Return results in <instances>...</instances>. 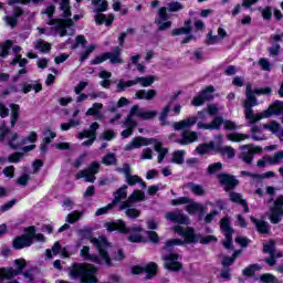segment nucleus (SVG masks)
<instances>
[{
    "label": "nucleus",
    "instance_id": "29",
    "mask_svg": "<svg viewBox=\"0 0 283 283\" xmlns=\"http://www.w3.org/2000/svg\"><path fill=\"white\" fill-rule=\"evenodd\" d=\"M230 200L232 202H237L238 205H241V207H243L244 213H249V205L247 203V200L242 199L241 193L231 192Z\"/></svg>",
    "mask_w": 283,
    "mask_h": 283
},
{
    "label": "nucleus",
    "instance_id": "38",
    "mask_svg": "<svg viewBox=\"0 0 283 283\" xmlns=\"http://www.w3.org/2000/svg\"><path fill=\"white\" fill-rule=\"evenodd\" d=\"M134 85H137L139 83L143 85V87H150V85L154 84V76H142V77H136L133 80Z\"/></svg>",
    "mask_w": 283,
    "mask_h": 283
},
{
    "label": "nucleus",
    "instance_id": "10",
    "mask_svg": "<svg viewBox=\"0 0 283 283\" xmlns=\"http://www.w3.org/2000/svg\"><path fill=\"white\" fill-rule=\"evenodd\" d=\"M178 205H185L184 209L189 216L199 213V220H202V213H205V206H202V203L196 202L189 197H180L178 199Z\"/></svg>",
    "mask_w": 283,
    "mask_h": 283
},
{
    "label": "nucleus",
    "instance_id": "8",
    "mask_svg": "<svg viewBox=\"0 0 283 283\" xmlns=\"http://www.w3.org/2000/svg\"><path fill=\"white\" fill-rule=\"evenodd\" d=\"M109 60L112 65H116L118 63H123V59L120 57V46H115L113 52H105L101 55L95 56L91 61V65H101V63H105V61Z\"/></svg>",
    "mask_w": 283,
    "mask_h": 283
},
{
    "label": "nucleus",
    "instance_id": "25",
    "mask_svg": "<svg viewBox=\"0 0 283 283\" xmlns=\"http://www.w3.org/2000/svg\"><path fill=\"white\" fill-rule=\"evenodd\" d=\"M250 220L251 222H253L259 233H269V231H271V227L269 226V222L264 220H258L254 217H251Z\"/></svg>",
    "mask_w": 283,
    "mask_h": 283
},
{
    "label": "nucleus",
    "instance_id": "33",
    "mask_svg": "<svg viewBox=\"0 0 283 283\" xmlns=\"http://www.w3.org/2000/svg\"><path fill=\"white\" fill-rule=\"evenodd\" d=\"M216 151L220 153V156H222L223 158L235 157V149H233L231 146H224V147L217 146Z\"/></svg>",
    "mask_w": 283,
    "mask_h": 283
},
{
    "label": "nucleus",
    "instance_id": "48",
    "mask_svg": "<svg viewBox=\"0 0 283 283\" xmlns=\"http://www.w3.org/2000/svg\"><path fill=\"white\" fill-rule=\"evenodd\" d=\"M134 205H136V202L134 201V197L133 196H128L126 201H123L122 205L119 206V211H127V209H132V207H134Z\"/></svg>",
    "mask_w": 283,
    "mask_h": 283
},
{
    "label": "nucleus",
    "instance_id": "22",
    "mask_svg": "<svg viewBox=\"0 0 283 283\" xmlns=\"http://www.w3.org/2000/svg\"><path fill=\"white\" fill-rule=\"evenodd\" d=\"M155 151H157L158 157H157V163L160 165L163 160L167 157V154H169V149L163 148V142H156L153 143Z\"/></svg>",
    "mask_w": 283,
    "mask_h": 283
},
{
    "label": "nucleus",
    "instance_id": "51",
    "mask_svg": "<svg viewBox=\"0 0 283 283\" xmlns=\"http://www.w3.org/2000/svg\"><path fill=\"white\" fill-rule=\"evenodd\" d=\"M158 112L156 111H146L138 113V118H143V120H151V118H156Z\"/></svg>",
    "mask_w": 283,
    "mask_h": 283
},
{
    "label": "nucleus",
    "instance_id": "64",
    "mask_svg": "<svg viewBox=\"0 0 283 283\" xmlns=\"http://www.w3.org/2000/svg\"><path fill=\"white\" fill-rule=\"evenodd\" d=\"M259 65H260V67L263 70V72H271V69L273 67L272 65H271V62H269L266 59H264V57H261L260 60H259Z\"/></svg>",
    "mask_w": 283,
    "mask_h": 283
},
{
    "label": "nucleus",
    "instance_id": "39",
    "mask_svg": "<svg viewBox=\"0 0 283 283\" xmlns=\"http://www.w3.org/2000/svg\"><path fill=\"white\" fill-rule=\"evenodd\" d=\"M166 220H169V222H174L172 231L174 233H178V210L167 212L166 213Z\"/></svg>",
    "mask_w": 283,
    "mask_h": 283
},
{
    "label": "nucleus",
    "instance_id": "47",
    "mask_svg": "<svg viewBox=\"0 0 283 283\" xmlns=\"http://www.w3.org/2000/svg\"><path fill=\"white\" fill-rule=\"evenodd\" d=\"M78 125H81V122L71 118L69 120V123L61 124V129H62V132H70V129H72V127H78Z\"/></svg>",
    "mask_w": 283,
    "mask_h": 283
},
{
    "label": "nucleus",
    "instance_id": "12",
    "mask_svg": "<svg viewBox=\"0 0 283 283\" xmlns=\"http://www.w3.org/2000/svg\"><path fill=\"white\" fill-rule=\"evenodd\" d=\"M240 149L242 151L240 154V158L243 160V163H247V165H251L253 163V156L262 151V148L253 145H243L240 146Z\"/></svg>",
    "mask_w": 283,
    "mask_h": 283
},
{
    "label": "nucleus",
    "instance_id": "15",
    "mask_svg": "<svg viewBox=\"0 0 283 283\" xmlns=\"http://www.w3.org/2000/svg\"><path fill=\"white\" fill-rule=\"evenodd\" d=\"M283 218V196H280L274 201V207L271 209L270 212V221L272 224H279V222H282Z\"/></svg>",
    "mask_w": 283,
    "mask_h": 283
},
{
    "label": "nucleus",
    "instance_id": "60",
    "mask_svg": "<svg viewBox=\"0 0 283 283\" xmlns=\"http://www.w3.org/2000/svg\"><path fill=\"white\" fill-rule=\"evenodd\" d=\"M238 255H240V251H235L232 256H226L222 260V265L223 266H231V264H233V262H235V258H238Z\"/></svg>",
    "mask_w": 283,
    "mask_h": 283
},
{
    "label": "nucleus",
    "instance_id": "46",
    "mask_svg": "<svg viewBox=\"0 0 283 283\" xmlns=\"http://www.w3.org/2000/svg\"><path fill=\"white\" fill-rule=\"evenodd\" d=\"M155 24L158 25V31L159 32H165V30H169V28H171V21L169 20H158L155 19Z\"/></svg>",
    "mask_w": 283,
    "mask_h": 283
},
{
    "label": "nucleus",
    "instance_id": "53",
    "mask_svg": "<svg viewBox=\"0 0 283 283\" xmlns=\"http://www.w3.org/2000/svg\"><path fill=\"white\" fill-rule=\"evenodd\" d=\"M124 125L126 129H132L133 132H135L136 127H138V122H136L134 117L127 115Z\"/></svg>",
    "mask_w": 283,
    "mask_h": 283
},
{
    "label": "nucleus",
    "instance_id": "32",
    "mask_svg": "<svg viewBox=\"0 0 283 283\" xmlns=\"http://www.w3.org/2000/svg\"><path fill=\"white\" fill-rule=\"evenodd\" d=\"M102 108L103 104L94 103L93 106L87 109L86 116H93L94 118H103V113H101Z\"/></svg>",
    "mask_w": 283,
    "mask_h": 283
},
{
    "label": "nucleus",
    "instance_id": "52",
    "mask_svg": "<svg viewBox=\"0 0 283 283\" xmlns=\"http://www.w3.org/2000/svg\"><path fill=\"white\" fill-rule=\"evenodd\" d=\"M134 85V80H128L127 82L119 80L117 84V93L125 92L126 87H132Z\"/></svg>",
    "mask_w": 283,
    "mask_h": 283
},
{
    "label": "nucleus",
    "instance_id": "55",
    "mask_svg": "<svg viewBox=\"0 0 283 283\" xmlns=\"http://www.w3.org/2000/svg\"><path fill=\"white\" fill-rule=\"evenodd\" d=\"M94 50H96V44H91L88 45V48L82 52L81 56H80V61L83 63V61H87V59H90V54L92 52H94Z\"/></svg>",
    "mask_w": 283,
    "mask_h": 283
},
{
    "label": "nucleus",
    "instance_id": "24",
    "mask_svg": "<svg viewBox=\"0 0 283 283\" xmlns=\"http://www.w3.org/2000/svg\"><path fill=\"white\" fill-rule=\"evenodd\" d=\"M196 140H198V133L185 130L181 135V140L179 143L181 145H189L191 143H196Z\"/></svg>",
    "mask_w": 283,
    "mask_h": 283
},
{
    "label": "nucleus",
    "instance_id": "50",
    "mask_svg": "<svg viewBox=\"0 0 283 283\" xmlns=\"http://www.w3.org/2000/svg\"><path fill=\"white\" fill-rule=\"evenodd\" d=\"M140 210L136 208H128L125 210V216L129 218V220H136V218H140Z\"/></svg>",
    "mask_w": 283,
    "mask_h": 283
},
{
    "label": "nucleus",
    "instance_id": "2",
    "mask_svg": "<svg viewBox=\"0 0 283 283\" xmlns=\"http://www.w3.org/2000/svg\"><path fill=\"white\" fill-rule=\"evenodd\" d=\"M264 129H268L269 132H272V134H275L280 140L283 143V130H280V125L277 122H272L270 124H263V125H252L251 126V136L247 134H240V133H231L227 135L228 140H231L232 143H242V140H249L251 138L252 140H266V136L264 135Z\"/></svg>",
    "mask_w": 283,
    "mask_h": 283
},
{
    "label": "nucleus",
    "instance_id": "17",
    "mask_svg": "<svg viewBox=\"0 0 283 283\" xmlns=\"http://www.w3.org/2000/svg\"><path fill=\"white\" fill-rule=\"evenodd\" d=\"M14 263L17 270H13L12 268H4L8 280H12V277H15V275H21V273H23V269L28 266V262L25 261V259H17Z\"/></svg>",
    "mask_w": 283,
    "mask_h": 283
},
{
    "label": "nucleus",
    "instance_id": "56",
    "mask_svg": "<svg viewBox=\"0 0 283 283\" xmlns=\"http://www.w3.org/2000/svg\"><path fill=\"white\" fill-rule=\"evenodd\" d=\"M169 112H171V106L168 104L164 107L163 112L159 115V120L161 125H167V116H169Z\"/></svg>",
    "mask_w": 283,
    "mask_h": 283
},
{
    "label": "nucleus",
    "instance_id": "42",
    "mask_svg": "<svg viewBox=\"0 0 283 283\" xmlns=\"http://www.w3.org/2000/svg\"><path fill=\"white\" fill-rule=\"evenodd\" d=\"M198 123V117H190L178 123V129H187L193 127Z\"/></svg>",
    "mask_w": 283,
    "mask_h": 283
},
{
    "label": "nucleus",
    "instance_id": "11",
    "mask_svg": "<svg viewBox=\"0 0 283 283\" xmlns=\"http://www.w3.org/2000/svg\"><path fill=\"white\" fill-rule=\"evenodd\" d=\"M220 228L226 238L223 247L226 249H233V228H231V221H229V218L221 219Z\"/></svg>",
    "mask_w": 283,
    "mask_h": 283
},
{
    "label": "nucleus",
    "instance_id": "36",
    "mask_svg": "<svg viewBox=\"0 0 283 283\" xmlns=\"http://www.w3.org/2000/svg\"><path fill=\"white\" fill-rule=\"evenodd\" d=\"M81 178H85L86 182H94L96 180V175L88 172L86 169H84L75 175V180H81Z\"/></svg>",
    "mask_w": 283,
    "mask_h": 283
},
{
    "label": "nucleus",
    "instance_id": "30",
    "mask_svg": "<svg viewBox=\"0 0 283 283\" xmlns=\"http://www.w3.org/2000/svg\"><path fill=\"white\" fill-rule=\"evenodd\" d=\"M185 187L186 189H190L195 196H206L207 193L205 187L198 184L189 182L186 184Z\"/></svg>",
    "mask_w": 283,
    "mask_h": 283
},
{
    "label": "nucleus",
    "instance_id": "58",
    "mask_svg": "<svg viewBox=\"0 0 283 283\" xmlns=\"http://www.w3.org/2000/svg\"><path fill=\"white\" fill-rule=\"evenodd\" d=\"M260 280L263 283H280V280L275 275L269 273L261 275Z\"/></svg>",
    "mask_w": 283,
    "mask_h": 283
},
{
    "label": "nucleus",
    "instance_id": "37",
    "mask_svg": "<svg viewBox=\"0 0 283 283\" xmlns=\"http://www.w3.org/2000/svg\"><path fill=\"white\" fill-rule=\"evenodd\" d=\"M35 50H39L43 54H48L52 50V44H50V42H46L44 40H38L35 42Z\"/></svg>",
    "mask_w": 283,
    "mask_h": 283
},
{
    "label": "nucleus",
    "instance_id": "61",
    "mask_svg": "<svg viewBox=\"0 0 283 283\" xmlns=\"http://www.w3.org/2000/svg\"><path fill=\"white\" fill-rule=\"evenodd\" d=\"M272 166L275 165H282L283 163V150H280L275 153L273 156H271Z\"/></svg>",
    "mask_w": 283,
    "mask_h": 283
},
{
    "label": "nucleus",
    "instance_id": "63",
    "mask_svg": "<svg viewBox=\"0 0 283 283\" xmlns=\"http://www.w3.org/2000/svg\"><path fill=\"white\" fill-rule=\"evenodd\" d=\"M23 156H24L23 153H12L8 157V163H11V164L21 163V158H23Z\"/></svg>",
    "mask_w": 283,
    "mask_h": 283
},
{
    "label": "nucleus",
    "instance_id": "49",
    "mask_svg": "<svg viewBox=\"0 0 283 283\" xmlns=\"http://www.w3.org/2000/svg\"><path fill=\"white\" fill-rule=\"evenodd\" d=\"M130 196L134 197V202L135 203L136 202H145V200H147L143 190L135 189V190H133Z\"/></svg>",
    "mask_w": 283,
    "mask_h": 283
},
{
    "label": "nucleus",
    "instance_id": "3",
    "mask_svg": "<svg viewBox=\"0 0 283 283\" xmlns=\"http://www.w3.org/2000/svg\"><path fill=\"white\" fill-rule=\"evenodd\" d=\"M78 233H80L82 240H91L92 244H94V247L98 251L101 258L104 260L105 265L112 266V256H109V252H107V247H109V242L107 241V239L93 238L92 228L80 229Z\"/></svg>",
    "mask_w": 283,
    "mask_h": 283
},
{
    "label": "nucleus",
    "instance_id": "27",
    "mask_svg": "<svg viewBox=\"0 0 283 283\" xmlns=\"http://www.w3.org/2000/svg\"><path fill=\"white\" fill-rule=\"evenodd\" d=\"M144 273H146V280H151L158 275V264L150 262L144 266Z\"/></svg>",
    "mask_w": 283,
    "mask_h": 283
},
{
    "label": "nucleus",
    "instance_id": "43",
    "mask_svg": "<svg viewBox=\"0 0 283 283\" xmlns=\"http://www.w3.org/2000/svg\"><path fill=\"white\" fill-rule=\"evenodd\" d=\"M174 247H178V239H169L166 241L165 245L161 248V251H167L168 255L175 254Z\"/></svg>",
    "mask_w": 283,
    "mask_h": 283
},
{
    "label": "nucleus",
    "instance_id": "31",
    "mask_svg": "<svg viewBox=\"0 0 283 283\" xmlns=\"http://www.w3.org/2000/svg\"><path fill=\"white\" fill-rule=\"evenodd\" d=\"M216 144L213 142H210L208 144H200L199 146H197L196 151L197 154H211V151H216Z\"/></svg>",
    "mask_w": 283,
    "mask_h": 283
},
{
    "label": "nucleus",
    "instance_id": "28",
    "mask_svg": "<svg viewBox=\"0 0 283 283\" xmlns=\"http://www.w3.org/2000/svg\"><path fill=\"white\" fill-rule=\"evenodd\" d=\"M27 230L31 237V244H34V240H38V242H45V235H43V233H36L35 226H29L27 227Z\"/></svg>",
    "mask_w": 283,
    "mask_h": 283
},
{
    "label": "nucleus",
    "instance_id": "19",
    "mask_svg": "<svg viewBox=\"0 0 283 283\" xmlns=\"http://www.w3.org/2000/svg\"><path fill=\"white\" fill-rule=\"evenodd\" d=\"M164 266L168 271H178V253L175 254H163Z\"/></svg>",
    "mask_w": 283,
    "mask_h": 283
},
{
    "label": "nucleus",
    "instance_id": "9",
    "mask_svg": "<svg viewBox=\"0 0 283 283\" xmlns=\"http://www.w3.org/2000/svg\"><path fill=\"white\" fill-rule=\"evenodd\" d=\"M109 10V3L107 0H103L102 3L99 4V8L95 10L97 14L95 15V23L96 25H106V28H112L114 24V13H109L107 17L105 13L101 12H107Z\"/></svg>",
    "mask_w": 283,
    "mask_h": 283
},
{
    "label": "nucleus",
    "instance_id": "44",
    "mask_svg": "<svg viewBox=\"0 0 283 283\" xmlns=\"http://www.w3.org/2000/svg\"><path fill=\"white\" fill-rule=\"evenodd\" d=\"M81 218H83V212H81L78 210H74L67 214L66 222H69V224H74V223L78 222L81 220Z\"/></svg>",
    "mask_w": 283,
    "mask_h": 283
},
{
    "label": "nucleus",
    "instance_id": "26",
    "mask_svg": "<svg viewBox=\"0 0 283 283\" xmlns=\"http://www.w3.org/2000/svg\"><path fill=\"white\" fill-rule=\"evenodd\" d=\"M178 35L181 39V43H189V41L193 40V35H191V27L190 25L179 29Z\"/></svg>",
    "mask_w": 283,
    "mask_h": 283
},
{
    "label": "nucleus",
    "instance_id": "35",
    "mask_svg": "<svg viewBox=\"0 0 283 283\" xmlns=\"http://www.w3.org/2000/svg\"><path fill=\"white\" fill-rule=\"evenodd\" d=\"M114 199H113V205H118L120 200H126L127 199V186H123L117 191L114 192Z\"/></svg>",
    "mask_w": 283,
    "mask_h": 283
},
{
    "label": "nucleus",
    "instance_id": "21",
    "mask_svg": "<svg viewBox=\"0 0 283 283\" xmlns=\"http://www.w3.org/2000/svg\"><path fill=\"white\" fill-rule=\"evenodd\" d=\"M222 117H214L212 123L210 124H205L199 122L197 124L198 129H209L210 132H213V129H220L222 127Z\"/></svg>",
    "mask_w": 283,
    "mask_h": 283
},
{
    "label": "nucleus",
    "instance_id": "14",
    "mask_svg": "<svg viewBox=\"0 0 283 283\" xmlns=\"http://www.w3.org/2000/svg\"><path fill=\"white\" fill-rule=\"evenodd\" d=\"M156 143V138H147L143 136L134 137L129 144L125 146L126 151H132L133 149H140V147H147L149 145H154Z\"/></svg>",
    "mask_w": 283,
    "mask_h": 283
},
{
    "label": "nucleus",
    "instance_id": "41",
    "mask_svg": "<svg viewBox=\"0 0 283 283\" xmlns=\"http://www.w3.org/2000/svg\"><path fill=\"white\" fill-rule=\"evenodd\" d=\"M128 242H132L133 244H140V243H147V238H145L143 234L138 233H130L127 237Z\"/></svg>",
    "mask_w": 283,
    "mask_h": 283
},
{
    "label": "nucleus",
    "instance_id": "20",
    "mask_svg": "<svg viewBox=\"0 0 283 283\" xmlns=\"http://www.w3.org/2000/svg\"><path fill=\"white\" fill-rule=\"evenodd\" d=\"M217 178H218L220 185L226 187L227 191H229V189H233V187H235L238 185V180L231 175L219 174L217 176Z\"/></svg>",
    "mask_w": 283,
    "mask_h": 283
},
{
    "label": "nucleus",
    "instance_id": "45",
    "mask_svg": "<svg viewBox=\"0 0 283 283\" xmlns=\"http://www.w3.org/2000/svg\"><path fill=\"white\" fill-rule=\"evenodd\" d=\"M103 165H106V167H111L112 165H116L117 159L116 155L114 153H108L102 158Z\"/></svg>",
    "mask_w": 283,
    "mask_h": 283
},
{
    "label": "nucleus",
    "instance_id": "34",
    "mask_svg": "<svg viewBox=\"0 0 283 283\" xmlns=\"http://www.w3.org/2000/svg\"><path fill=\"white\" fill-rule=\"evenodd\" d=\"M10 109H11V127H14V125L19 123L21 106H19V104H10Z\"/></svg>",
    "mask_w": 283,
    "mask_h": 283
},
{
    "label": "nucleus",
    "instance_id": "57",
    "mask_svg": "<svg viewBox=\"0 0 283 283\" xmlns=\"http://www.w3.org/2000/svg\"><path fill=\"white\" fill-rule=\"evenodd\" d=\"M260 265L259 264H253L250 265L249 268H245L243 270V275H247L248 277H251L253 275H255V271H260Z\"/></svg>",
    "mask_w": 283,
    "mask_h": 283
},
{
    "label": "nucleus",
    "instance_id": "1",
    "mask_svg": "<svg viewBox=\"0 0 283 283\" xmlns=\"http://www.w3.org/2000/svg\"><path fill=\"white\" fill-rule=\"evenodd\" d=\"M255 94H271V87L255 88L253 91L251 84L247 85V98L243 103V107L245 109V118L248 123H250V125H254V123L262 120V118H270V116H280V114H283V102L281 101L274 102L272 105L269 106L266 111H263L260 114L253 113V109L251 107H255V105H258Z\"/></svg>",
    "mask_w": 283,
    "mask_h": 283
},
{
    "label": "nucleus",
    "instance_id": "18",
    "mask_svg": "<svg viewBox=\"0 0 283 283\" xmlns=\"http://www.w3.org/2000/svg\"><path fill=\"white\" fill-rule=\"evenodd\" d=\"M263 251L270 254V258L265 260L266 264H269L270 266L275 265L276 258H282V253H275V242L273 241L265 243L263 245Z\"/></svg>",
    "mask_w": 283,
    "mask_h": 283
},
{
    "label": "nucleus",
    "instance_id": "7",
    "mask_svg": "<svg viewBox=\"0 0 283 283\" xmlns=\"http://www.w3.org/2000/svg\"><path fill=\"white\" fill-rule=\"evenodd\" d=\"M104 227L108 233H114V231H118V233H122L123 235H128V233H143V227L134 226L128 228L127 223H125L123 219L113 222H106Z\"/></svg>",
    "mask_w": 283,
    "mask_h": 283
},
{
    "label": "nucleus",
    "instance_id": "40",
    "mask_svg": "<svg viewBox=\"0 0 283 283\" xmlns=\"http://www.w3.org/2000/svg\"><path fill=\"white\" fill-rule=\"evenodd\" d=\"M13 42L12 40H7L4 43L0 44V56L6 59L8 54H10V50H12Z\"/></svg>",
    "mask_w": 283,
    "mask_h": 283
},
{
    "label": "nucleus",
    "instance_id": "59",
    "mask_svg": "<svg viewBox=\"0 0 283 283\" xmlns=\"http://www.w3.org/2000/svg\"><path fill=\"white\" fill-rule=\"evenodd\" d=\"M258 167H271L273 166V161L271 159V155H265L262 159L256 163Z\"/></svg>",
    "mask_w": 283,
    "mask_h": 283
},
{
    "label": "nucleus",
    "instance_id": "23",
    "mask_svg": "<svg viewBox=\"0 0 283 283\" xmlns=\"http://www.w3.org/2000/svg\"><path fill=\"white\" fill-rule=\"evenodd\" d=\"M135 98L138 101H154L156 98V90H139L135 93Z\"/></svg>",
    "mask_w": 283,
    "mask_h": 283
},
{
    "label": "nucleus",
    "instance_id": "54",
    "mask_svg": "<svg viewBox=\"0 0 283 283\" xmlns=\"http://www.w3.org/2000/svg\"><path fill=\"white\" fill-rule=\"evenodd\" d=\"M157 17L158 21H169V13L167 7H160Z\"/></svg>",
    "mask_w": 283,
    "mask_h": 283
},
{
    "label": "nucleus",
    "instance_id": "5",
    "mask_svg": "<svg viewBox=\"0 0 283 283\" xmlns=\"http://www.w3.org/2000/svg\"><path fill=\"white\" fill-rule=\"evenodd\" d=\"M191 220L189 216L185 214L182 211L178 212V224H185L186 227H178V234L181 239L178 240V244H193L200 240V237L196 234L193 228L188 227Z\"/></svg>",
    "mask_w": 283,
    "mask_h": 283
},
{
    "label": "nucleus",
    "instance_id": "6",
    "mask_svg": "<svg viewBox=\"0 0 283 283\" xmlns=\"http://www.w3.org/2000/svg\"><path fill=\"white\" fill-rule=\"evenodd\" d=\"M54 12H56V7L50 4L46 7L44 14L49 17L48 25H54L53 30L60 34L61 38L67 36V28L74 25L72 19H54Z\"/></svg>",
    "mask_w": 283,
    "mask_h": 283
},
{
    "label": "nucleus",
    "instance_id": "16",
    "mask_svg": "<svg viewBox=\"0 0 283 283\" xmlns=\"http://www.w3.org/2000/svg\"><path fill=\"white\" fill-rule=\"evenodd\" d=\"M213 92H216L213 86H207L197 96L193 97L192 105L195 107H200V105H205L207 101H211L213 98Z\"/></svg>",
    "mask_w": 283,
    "mask_h": 283
},
{
    "label": "nucleus",
    "instance_id": "62",
    "mask_svg": "<svg viewBox=\"0 0 283 283\" xmlns=\"http://www.w3.org/2000/svg\"><path fill=\"white\" fill-rule=\"evenodd\" d=\"M85 170L88 171V174H93L96 176V174L101 171V164H98V161H92Z\"/></svg>",
    "mask_w": 283,
    "mask_h": 283
},
{
    "label": "nucleus",
    "instance_id": "13",
    "mask_svg": "<svg viewBox=\"0 0 283 283\" xmlns=\"http://www.w3.org/2000/svg\"><path fill=\"white\" fill-rule=\"evenodd\" d=\"M32 245V239L30 233L28 232V228H24V233L13 238L12 240V249L15 251H21V249H28V247Z\"/></svg>",
    "mask_w": 283,
    "mask_h": 283
},
{
    "label": "nucleus",
    "instance_id": "4",
    "mask_svg": "<svg viewBox=\"0 0 283 283\" xmlns=\"http://www.w3.org/2000/svg\"><path fill=\"white\" fill-rule=\"evenodd\" d=\"M98 268L92 263H75L70 271V275L74 279L78 277L81 283H97Z\"/></svg>",
    "mask_w": 283,
    "mask_h": 283
}]
</instances>
